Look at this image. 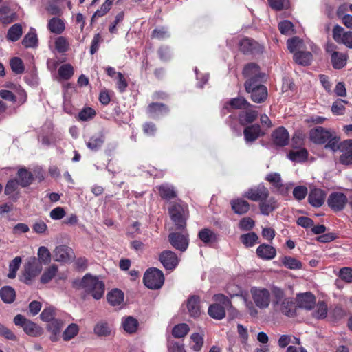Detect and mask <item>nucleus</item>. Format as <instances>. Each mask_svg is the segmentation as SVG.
Here are the masks:
<instances>
[{
    "label": "nucleus",
    "mask_w": 352,
    "mask_h": 352,
    "mask_svg": "<svg viewBox=\"0 0 352 352\" xmlns=\"http://www.w3.org/2000/svg\"><path fill=\"white\" fill-rule=\"evenodd\" d=\"M78 288L82 289L85 293L90 294L94 299H100L105 290L104 283L98 276H92L90 274H86L83 278L78 282H75Z\"/></svg>",
    "instance_id": "1"
},
{
    "label": "nucleus",
    "mask_w": 352,
    "mask_h": 352,
    "mask_svg": "<svg viewBox=\"0 0 352 352\" xmlns=\"http://www.w3.org/2000/svg\"><path fill=\"white\" fill-rule=\"evenodd\" d=\"M272 305L276 311L292 317L295 315L296 305L293 299L286 297L284 292L277 287L272 290Z\"/></svg>",
    "instance_id": "2"
},
{
    "label": "nucleus",
    "mask_w": 352,
    "mask_h": 352,
    "mask_svg": "<svg viewBox=\"0 0 352 352\" xmlns=\"http://www.w3.org/2000/svg\"><path fill=\"white\" fill-rule=\"evenodd\" d=\"M213 299L217 302L209 307L208 314L214 319L221 320L226 316V309H232L231 301L221 294H215Z\"/></svg>",
    "instance_id": "3"
},
{
    "label": "nucleus",
    "mask_w": 352,
    "mask_h": 352,
    "mask_svg": "<svg viewBox=\"0 0 352 352\" xmlns=\"http://www.w3.org/2000/svg\"><path fill=\"white\" fill-rule=\"evenodd\" d=\"M169 214L177 229H184L188 217V207L185 205L173 204L169 208Z\"/></svg>",
    "instance_id": "4"
},
{
    "label": "nucleus",
    "mask_w": 352,
    "mask_h": 352,
    "mask_svg": "<svg viewBox=\"0 0 352 352\" xmlns=\"http://www.w3.org/2000/svg\"><path fill=\"white\" fill-rule=\"evenodd\" d=\"M144 283L151 289H157L162 287L164 282L163 272L157 268H150L144 275Z\"/></svg>",
    "instance_id": "5"
},
{
    "label": "nucleus",
    "mask_w": 352,
    "mask_h": 352,
    "mask_svg": "<svg viewBox=\"0 0 352 352\" xmlns=\"http://www.w3.org/2000/svg\"><path fill=\"white\" fill-rule=\"evenodd\" d=\"M261 82L254 83L251 81H245V82L246 91L251 93L252 100L256 103L264 102L267 96V88L261 85Z\"/></svg>",
    "instance_id": "6"
},
{
    "label": "nucleus",
    "mask_w": 352,
    "mask_h": 352,
    "mask_svg": "<svg viewBox=\"0 0 352 352\" xmlns=\"http://www.w3.org/2000/svg\"><path fill=\"white\" fill-rule=\"evenodd\" d=\"M250 293L256 307L260 309H266L269 307L271 302V294L267 289L252 287Z\"/></svg>",
    "instance_id": "7"
},
{
    "label": "nucleus",
    "mask_w": 352,
    "mask_h": 352,
    "mask_svg": "<svg viewBox=\"0 0 352 352\" xmlns=\"http://www.w3.org/2000/svg\"><path fill=\"white\" fill-rule=\"evenodd\" d=\"M42 270L41 263L35 257H30L25 263L23 273L24 283L30 284L32 279L40 274Z\"/></svg>",
    "instance_id": "8"
},
{
    "label": "nucleus",
    "mask_w": 352,
    "mask_h": 352,
    "mask_svg": "<svg viewBox=\"0 0 352 352\" xmlns=\"http://www.w3.org/2000/svg\"><path fill=\"white\" fill-rule=\"evenodd\" d=\"M75 257L72 249L65 245L56 246L53 251V258L57 262L68 263Z\"/></svg>",
    "instance_id": "9"
},
{
    "label": "nucleus",
    "mask_w": 352,
    "mask_h": 352,
    "mask_svg": "<svg viewBox=\"0 0 352 352\" xmlns=\"http://www.w3.org/2000/svg\"><path fill=\"white\" fill-rule=\"evenodd\" d=\"M269 190L263 184L250 188L243 197L253 201H261L269 197Z\"/></svg>",
    "instance_id": "10"
},
{
    "label": "nucleus",
    "mask_w": 352,
    "mask_h": 352,
    "mask_svg": "<svg viewBox=\"0 0 352 352\" xmlns=\"http://www.w3.org/2000/svg\"><path fill=\"white\" fill-rule=\"evenodd\" d=\"M332 131L326 129L322 126H317L309 131L310 140L317 144H325L331 138Z\"/></svg>",
    "instance_id": "11"
},
{
    "label": "nucleus",
    "mask_w": 352,
    "mask_h": 352,
    "mask_svg": "<svg viewBox=\"0 0 352 352\" xmlns=\"http://www.w3.org/2000/svg\"><path fill=\"white\" fill-rule=\"evenodd\" d=\"M168 240L172 246L177 250L184 252L188 248V234L172 232L168 235Z\"/></svg>",
    "instance_id": "12"
},
{
    "label": "nucleus",
    "mask_w": 352,
    "mask_h": 352,
    "mask_svg": "<svg viewBox=\"0 0 352 352\" xmlns=\"http://www.w3.org/2000/svg\"><path fill=\"white\" fill-rule=\"evenodd\" d=\"M327 202L332 210L338 212L344 209L347 203V198L343 193L333 192L329 197Z\"/></svg>",
    "instance_id": "13"
},
{
    "label": "nucleus",
    "mask_w": 352,
    "mask_h": 352,
    "mask_svg": "<svg viewBox=\"0 0 352 352\" xmlns=\"http://www.w3.org/2000/svg\"><path fill=\"white\" fill-rule=\"evenodd\" d=\"M243 74L247 78L246 81L256 83L261 82V72L258 65L255 63L248 64L243 71Z\"/></svg>",
    "instance_id": "14"
},
{
    "label": "nucleus",
    "mask_w": 352,
    "mask_h": 352,
    "mask_svg": "<svg viewBox=\"0 0 352 352\" xmlns=\"http://www.w3.org/2000/svg\"><path fill=\"white\" fill-rule=\"evenodd\" d=\"M160 261L163 266L169 270L175 269L179 263L177 256L170 250L163 251L160 255Z\"/></svg>",
    "instance_id": "15"
},
{
    "label": "nucleus",
    "mask_w": 352,
    "mask_h": 352,
    "mask_svg": "<svg viewBox=\"0 0 352 352\" xmlns=\"http://www.w3.org/2000/svg\"><path fill=\"white\" fill-rule=\"evenodd\" d=\"M340 162L344 165L352 164V140H346L340 143Z\"/></svg>",
    "instance_id": "16"
},
{
    "label": "nucleus",
    "mask_w": 352,
    "mask_h": 352,
    "mask_svg": "<svg viewBox=\"0 0 352 352\" xmlns=\"http://www.w3.org/2000/svg\"><path fill=\"white\" fill-rule=\"evenodd\" d=\"M326 193L321 189L312 188L308 196L309 203L314 207H320L324 202Z\"/></svg>",
    "instance_id": "17"
},
{
    "label": "nucleus",
    "mask_w": 352,
    "mask_h": 352,
    "mask_svg": "<svg viewBox=\"0 0 352 352\" xmlns=\"http://www.w3.org/2000/svg\"><path fill=\"white\" fill-rule=\"evenodd\" d=\"M289 133L284 127H279L272 133L273 143L278 146H284L289 142Z\"/></svg>",
    "instance_id": "18"
},
{
    "label": "nucleus",
    "mask_w": 352,
    "mask_h": 352,
    "mask_svg": "<svg viewBox=\"0 0 352 352\" xmlns=\"http://www.w3.org/2000/svg\"><path fill=\"white\" fill-rule=\"evenodd\" d=\"M278 201L273 197L263 199L260 201L259 209L261 213L268 216L271 212L278 208Z\"/></svg>",
    "instance_id": "19"
},
{
    "label": "nucleus",
    "mask_w": 352,
    "mask_h": 352,
    "mask_svg": "<svg viewBox=\"0 0 352 352\" xmlns=\"http://www.w3.org/2000/svg\"><path fill=\"white\" fill-rule=\"evenodd\" d=\"M297 302L299 307L310 310L316 304V298L311 293L306 292L298 295Z\"/></svg>",
    "instance_id": "20"
},
{
    "label": "nucleus",
    "mask_w": 352,
    "mask_h": 352,
    "mask_svg": "<svg viewBox=\"0 0 352 352\" xmlns=\"http://www.w3.org/2000/svg\"><path fill=\"white\" fill-rule=\"evenodd\" d=\"M256 254L262 259L271 260L276 256V250L273 246L263 243L257 248Z\"/></svg>",
    "instance_id": "21"
},
{
    "label": "nucleus",
    "mask_w": 352,
    "mask_h": 352,
    "mask_svg": "<svg viewBox=\"0 0 352 352\" xmlns=\"http://www.w3.org/2000/svg\"><path fill=\"white\" fill-rule=\"evenodd\" d=\"M243 134L247 142H252L263 135L258 124H253L246 127L243 131Z\"/></svg>",
    "instance_id": "22"
},
{
    "label": "nucleus",
    "mask_w": 352,
    "mask_h": 352,
    "mask_svg": "<svg viewBox=\"0 0 352 352\" xmlns=\"http://www.w3.org/2000/svg\"><path fill=\"white\" fill-rule=\"evenodd\" d=\"M47 28L53 34H60L64 32L65 25L63 19L58 17H52L48 21Z\"/></svg>",
    "instance_id": "23"
},
{
    "label": "nucleus",
    "mask_w": 352,
    "mask_h": 352,
    "mask_svg": "<svg viewBox=\"0 0 352 352\" xmlns=\"http://www.w3.org/2000/svg\"><path fill=\"white\" fill-rule=\"evenodd\" d=\"M230 204L234 212L238 214H246L250 210L249 203L242 199H233Z\"/></svg>",
    "instance_id": "24"
},
{
    "label": "nucleus",
    "mask_w": 352,
    "mask_h": 352,
    "mask_svg": "<svg viewBox=\"0 0 352 352\" xmlns=\"http://www.w3.org/2000/svg\"><path fill=\"white\" fill-rule=\"evenodd\" d=\"M347 55L339 52H333L331 55V60L333 68L340 69L343 68L347 61Z\"/></svg>",
    "instance_id": "25"
},
{
    "label": "nucleus",
    "mask_w": 352,
    "mask_h": 352,
    "mask_svg": "<svg viewBox=\"0 0 352 352\" xmlns=\"http://www.w3.org/2000/svg\"><path fill=\"white\" fill-rule=\"evenodd\" d=\"M18 182L21 187L30 186L34 179L32 174L25 168H21L17 173Z\"/></svg>",
    "instance_id": "26"
},
{
    "label": "nucleus",
    "mask_w": 352,
    "mask_h": 352,
    "mask_svg": "<svg viewBox=\"0 0 352 352\" xmlns=\"http://www.w3.org/2000/svg\"><path fill=\"white\" fill-rule=\"evenodd\" d=\"M16 19V14L8 6L0 8V21L4 24H8Z\"/></svg>",
    "instance_id": "27"
},
{
    "label": "nucleus",
    "mask_w": 352,
    "mask_h": 352,
    "mask_svg": "<svg viewBox=\"0 0 352 352\" xmlns=\"http://www.w3.org/2000/svg\"><path fill=\"white\" fill-rule=\"evenodd\" d=\"M188 312L192 317H197L200 314L199 298L191 296L187 302Z\"/></svg>",
    "instance_id": "28"
},
{
    "label": "nucleus",
    "mask_w": 352,
    "mask_h": 352,
    "mask_svg": "<svg viewBox=\"0 0 352 352\" xmlns=\"http://www.w3.org/2000/svg\"><path fill=\"white\" fill-rule=\"evenodd\" d=\"M107 298L111 305H120L124 300V293L118 289H114L107 294Z\"/></svg>",
    "instance_id": "29"
},
{
    "label": "nucleus",
    "mask_w": 352,
    "mask_h": 352,
    "mask_svg": "<svg viewBox=\"0 0 352 352\" xmlns=\"http://www.w3.org/2000/svg\"><path fill=\"white\" fill-rule=\"evenodd\" d=\"M0 296L5 303H12L16 298L15 290L10 286H4L0 289Z\"/></svg>",
    "instance_id": "30"
},
{
    "label": "nucleus",
    "mask_w": 352,
    "mask_h": 352,
    "mask_svg": "<svg viewBox=\"0 0 352 352\" xmlns=\"http://www.w3.org/2000/svg\"><path fill=\"white\" fill-rule=\"evenodd\" d=\"M295 61L302 65H308L312 60V54L309 52L298 51L294 53Z\"/></svg>",
    "instance_id": "31"
},
{
    "label": "nucleus",
    "mask_w": 352,
    "mask_h": 352,
    "mask_svg": "<svg viewBox=\"0 0 352 352\" xmlns=\"http://www.w3.org/2000/svg\"><path fill=\"white\" fill-rule=\"evenodd\" d=\"M104 137L102 134L98 133L93 135L87 143V147L94 151H98L103 144Z\"/></svg>",
    "instance_id": "32"
},
{
    "label": "nucleus",
    "mask_w": 352,
    "mask_h": 352,
    "mask_svg": "<svg viewBox=\"0 0 352 352\" xmlns=\"http://www.w3.org/2000/svg\"><path fill=\"white\" fill-rule=\"evenodd\" d=\"M265 179L272 184L280 192L283 193L284 192V186L279 173H270L266 176Z\"/></svg>",
    "instance_id": "33"
},
{
    "label": "nucleus",
    "mask_w": 352,
    "mask_h": 352,
    "mask_svg": "<svg viewBox=\"0 0 352 352\" xmlns=\"http://www.w3.org/2000/svg\"><path fill=\"white\" fill-rule=\"evenodd\" d=\"M199 238L206 244H209L217 241V234L210 229L204 228L199 231Z\"/></svg>",
    "instance_id": "34"
},
{
    "label": "nucleus",
    "mask_w": 352,
    "mask_h": 352,
    "mask_svg": "<svg viewBox=\"0 0 352 352\" xmlns=\"http://www.w3.org/2000/svg\"><path fill=\"white\" fill-rule=\"evenodd\" d=\"M160 195L163 199H171L177 196L174 187L168 184H163L159 186Z\"/></svg>",
    "instance_id": "35"
},
{
    "label": "nucleus",
    "mask_w": 352,
    "mask_h": 352,
    "mask_svg": "<svg viewBox=\"0 0 352 352\" xmlns=\"http://www.w3.org/2000/svg\"><path fill=\"white\" fill-rule=\"evenodd\" d=\"M257 45L255 41L245 38L240 42V50L245 54L250 53L256 50Z\"/></svg>",
    "instance_id": "36"
},
{
    "label": "nucleus",
    "mask_w": 352,
    "mask_h": 352,
    "mask_svg": "<svg viewBox=\"0 0 352 352\" xmlns=\"http://www.w3.org/2000/svg\"><path fill=\"white\" fill-rule=\"evenodd\" d=\"M22 32L21 25L19 23H16L9 28L7 38L11 41H16L21 36Z\"/></svg>",
    "instance_id": "37"
},
{
    "label": "nucleus",
    "mask_w": 352,
    "mask_h": 352,
    "mask_svg": "<svg viewBox=\"0 0 352 352\" xmlns=\"http://www.w3.org/2000/svg\"><path fill=\"white\" fill-rule=\"evenodd\" d=\"M111 332V326L106 322L100 321L94 327V333L98 336H108Z\"/></svg>",
    "instance_id": "38"
},
{
    "label": "nucleus",
    "mask_w": 352,
    "mask_h": 352,
    "mask_svg": "<svg viewBox=\"0 0 352 352\" xmlns=\"http://www.w3.org/2000/svg\"><path fill=\"white\" fill-rule=\"evenodd\" d=\"M282 263L286 267L291 270H299L302 268V263L295 258L284 256L282 258Z\"/></svg>",
    "instance_id": "39"
},
{
    "label": "nucleus",
    "mask_w": 352,
    "mask_h": 352,
    "mask_svg": "<svg viewBox=\"0 0 352 352\" xmlns=\"http://www.w3.org/2000/svg\"><path fill=\"white\" fill-rule=\"evenodd\" d=\"M22 259L20 256H16L9 263V273L8 277L9 278H14L16 276V272L20 267Z\"/></svg>",
    "instance_id": "40"
},
{
    "label": "nucleus",
    "mask_w": 352,
    "mask_h": 352,
    "mask_svg": "<svg viewBox=\"0 0 352 352\" xmlns=\"http://www.w3.org/2000/svg\"><path fill=\"white\" fill-rule=\"evenodd\" d=\"M79 331L78 326L75 323L70 324L63 333V338L65 341H69L74 338Z\"/></svg>",
    "instance_id": "41"
},
{
    "label": "nucleus",
    "mask_w": 352,
    "mask_h": 352,
    "mask_svg": "<svg viewBox=\"0 0 352 352\" xmlns=\"http://www.w3.org/2000/svg\"><path fill=\"white\" fill-rule=\"evenodd\" d=\"M308 153L305 148H301L298 151H292L289 152L288 157L294 162H302L307 157Z\"/></svg>",
    "instance_id": "42"
},
{
    "label": "nucleus",
    "mask_w": 352,
    "mask_h": 352,
    "mask_svg": "<svg viewBox=\"0 0 352 352\" xmlns=\"http://www.w3.org/2000/svg\"><path fill=\"white\" fill-rule=\"evenodd\" d=\"M58 272V267L56 265H52L45 270L41 277V282L43 283H49L56 274Z\"/></svg>",
    "instance_id": "43"
},
{
    "label": "nucleus",
    "mask_w": 352,
    "mask_h": 352,
    "mask_svg": "<svg viewBox=\"0 0 352 352\" xmlns=\"http://www.w3.org/2000/svg\"><path fill=\"white\" fill-rule=\"evenodd\" d=\"M138 325V320L131 316L124 318L122 321L124 329L130 333L136 331Z\"/></svg>",
    "instance_id": "44"
},
{
    "label": "nucleus",
    "mask_w": 352,
    "mask_h": 352,
    "mask_svg": "<svg viewBox=\"0 0 352 352\" xmlns=\"http://www.w3.org/2000/svg\"><path fill=\"white\" fill-rule=\"evenodd\" d=\"M190 329L187 324L181 323L175 325L172 331L173 336L176 338L184 337L189 331Z\"/></svg>",
    "instance_id": "45"
},
{
    "label": "nucleus",
    "mask_w": 352,
    "mask_h": 352,
    "mask_svg": "<svg viewBox=\"0 0 352 352\" xmlns=\"http://www.w3.org/2000/svg\"><path fill=\"white\" fill-rule=\"evenodd\" d=\"M38 257L39 263L47 265L51 261V253L50 250L45 246H41L38 250Z\"/></svg>",
    "instance_id": "46"
},
{
    "label": "nucleus",
    "mask_w": 352,
    "mask_h": 352,
    "mask_svg": "<svg viewBox=\"0 0 352 352\" xmlns=\"http://www.w3.org/2000/svg\"><path fill=\"white\" fill-rule=\"evenodd\" d=\"M24 331L32 336H38L41 333V328L33 322L28 320L23 327Z\"/></svg>",
    "instance_id": "47"
},
{
    "label": "nucleus",
    "mask_w": 352,
    "mask_h": 352,
    "mask_svg": "<svg viewBox=\"0 0 352 352\" xmlns=\"http://www.w3.org/2000/svg\"><path fill=\"white\" fill-rule=\"evenodd\" d=\"M258 240V236L255 232H249L241 236V241L246 247H252Z\"/></svg>",
    "instance_id": "48"
},
{
    "label": "nucleus",
    "mask_w": 352,
    "mask_h": 352,
    "mask_svg": "<svg viewBox=\"0 0 352 352\" xmlns=\"http://www.w3.org/2000/svg\"><path fill=\"white\" fill-rule=\"evenodd\" d=\"M114 0H106L105 2L101 6L100 8L97 10L91 17V22H93L96 17H101L105 15L107 12L111 9V7Z\"/></svg>",
    "instance_id": "49"
},
{
    "label": "nucleus",
    "mask_w": 352,
    "mask_h": 352,
    "mask_svg": "<svg viewBox=\"0 0 352 352\" xmlns=\"http://www.w3.org/2000/svg\"><path fill=\"white\" fill-rule=\"evenodd\" d=\"M287 47L291 52L300 51L303 47V42L298 37H294L287 41Z\"/></svg>",
    "instance_id": "50"
},
{
    "label": "nucleus",
    "mask_w": 352,
    "mask_h": 352,
    "mask_svg": "<svg viewBox=\"0 0 352 352\" xmlns=\"http://www.w3.org/2000/svg\"><path fill=\"white\" fill-rule=\"evenodd\" d=\"M327 305L324 302H319L313 313V316L317 319H323L327 315Z\"/></svg>",
    "instance_id": "51"
},
{
    "label": "nucleus",
    "mask_w": 352,
    "mask_h": 352,
    "mask_svg": "<svg viewBox=\"0 0 352 352\" xmlns=\"http://www.w3.org/2000/svg\"><path fill=\"white\" fill-rule=\"evenodd\" d=\"M59 76L65 79H69L74 74V68L70 64H64L58 69Z\"/></svg>",
    "instance_id": "52"
},
{
    "label": "nucleus",
    "mask_w": 352,
    "mask_h": 352,
    "mask_svg": "<svg viewBox=\"0 0 352 352\" xmlns=\"http://www.w3.org/2000/svg\"><path fill=\"white\" fill-rule=\"evenodd\" d=\"M10 65L12 72L15 74H20L24 72L23 61L18 57L12 58L10 61Z\"/></svg>",
    "instance_id": "53"
},
{
    "label": "nucleus",
    "mask_w": 352,
    "mask_h": 352,
    "mask_svg": "<svg viewBox=\"0 0 352 352\" xmlns=\"http://www.w3.org/2000/svg\"><path fill=\"white\" fill-rule=\"evenodd\" d=\"M69 43L64 36H59L55 41V47L56 50L60 53H64L69 49Z\"/></svg>",
    "instance_id": "54"
},
{
    "label": "nucleus",
    "mask_w": 352,
    "mask_h": 352,
    "mask_svg": "<svg viewBox=\"0 0 352 352\" xmlns=\"http://www.w3.org/2000/svg\"><path fill=\"white\" fill-rule=\"evenodd\" d=\"M340 138L337 137L333 131L331 133V138L326 142L325 148H329L333 151L340 150V144H339Z\"/></svg>",
    "instance_id": "55"
},
{
    "label": "nucleus",
    "mask_w": 352,
    "mask_h": 352,
    "mask_svg": "<svg viewBox=\"0 0 352 352\" xmlns=\"http://www.w3.org/2000/svg\"><path fill=\"white\" fill-rule=\"evenodd\" d=\"M230 105L234 108L237 109H248L251 104L242 97L233 98L230 102Z\"/></svg>",
    "instance_id": "56"
},
{
    "label": "nucleus",
    "mask_w": 352,
    "mask_h": 352,
    "mask_svg": "<svg viewBox=\"0 0 352 352\" xmlns=\"http://www.w3.org/2000/svg\"><path fill=\"white\" fill-rule=\"evenodd\" d=\"M37 36L35 32H30L28 33L22 41V44L25 47H33L36 45Z\"/></svg>",
    "instance_id": "57"
},
{
    "label": "nucleus",
    "mask_w": 352,
    "mask_h": 352,
    "mask_svg": "<svg viewBox=\"0 0 352 352\" xmlns=\"http://www.w3.org/2000/svg\"><path fill=\"white\" fill-rule=\"evenodd\" d=\"M190 338L194 343L192 346V349L195 351H199L203 346L204 344V337L198 333H192L190 336Z\"/></svg>",
    "instance_id": "58"
},
{
    "label": "nucleus",
    "mask_w": 352,
    "mask_h": 352,
    "mask_svg": "<svg viewBox=\"0 0 352 352\" xmlns=\"http://www.w3.org/2000/svg\"><path fill=\"white\" fill-rule=\"evenodd\" d=\"M258 113L256 111H249L240 115V121L242 124L252 123L256 119Z\"/></svg>",
    "instance_id": "59"
},
{
    "label": "nucleus",
    "mask_w": 352,
    "mask_h": 352,
    "mask_svg": "<svg viewBox=\"0 0 352 352\" xmlns=\"http://www.w3.org/2000/svg\"><path fill=\"white\" fill-rule=\"evenodd\" d=\"M148 111L151 114L155 115L157 113L168 112V108L161 103H152L148 106Z\"/></svg>",
    "instance_id": "60"
},
{
    "label": "nucleus",
    "mask_w": 352,
    "mask_h": 352,
    "mask_svg": "<svg viewBox=\"0 0 352 352\" xmlns=\"http://www.w3.org/2000/svg\"><path fill=\"white\" fill-rule=\"evenodd\" d=\"M63 325V322L61 320L55 318L54 320L49 322L47 327L50 331H52L54 335H56L60 332Z\"/></svg>",
    "instance_id": "61"
},
{
    "label": "nucleus",
    "mask_w": 352,
    "mask_h": 352,
    "mask_svg": "<svg viewBox=\"0 0 352 352\" xmlns=\"http://www.w3.org/2000/svg\"><path fill=\"white\" fill-rule=\"evenodd\" d=\"M278 29L283 34L289 35L293 32V24L287 20L279 23Z\"/></svg>",
    "instance_id": "62"
},
{
    "label": "nucleus",
    "mask_w": 352,
    "mask_h": 352,
    "mask_svg": "<svg viewBox=\"0 0 352 352\" xmlns=\"http://www.w3.org/2000/svg\"><path fill=\"white\" fill-rule=\"evenodd\" d=\"M254 221L250 217L243 218L239 222V228L243 231H249L254 226Z\"/></svg>",
    "instance_id": "63"
},
{
    "label": "nucleus",
    "mask_w": 352,
    "mask_h": 352,
    "mask_svg": "<svg viewBox=\"0 0 352 352\" xmlns=\"http://www.w3.org/2000/svg\"><path fill=\"white\" fill-rule=\"evenodd\" d=\"M96 115V111L92 108L87 107L82 109L78 114L79 119L82 121H87L93 118Z\"/></svg>",
    "instance_id": "64"
}]
</instances>
